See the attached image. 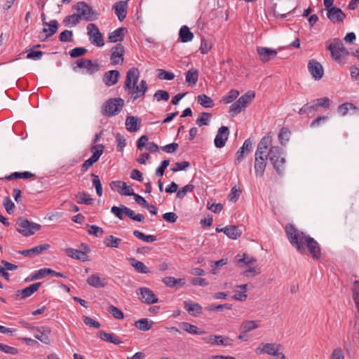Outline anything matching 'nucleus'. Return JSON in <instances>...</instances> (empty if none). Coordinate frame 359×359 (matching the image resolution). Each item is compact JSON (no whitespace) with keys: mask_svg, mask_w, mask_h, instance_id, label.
Wrapping results in <instances>:
<instances>
[{"mask_svg":"<svg viewBox=\"0 0 359 359\" xmlns=\"http://www.w3.org/2000/svg\"><path fill=\"white\" fill-rule=\"evenodd\" d=\"M285 232L290 244L301 254H305L308 250L314 259H319L321 256L320 246L313 238L299 231L294 225L288 224L285 226Z\"/></svg>","mask_w":359,"mask_h":359,"instance_id":"f257e3e1","label":"nucleus"},{"mask_svg":"<svg viewBox=\"0 0 359 359\" xmlns=\"http://www.w3.org/2000/svg\"><path fill=\"white\" fill-rule=\"evenodd\" d=\"M139 77L140 72L137 68L133 67L127 72L124 89L134 100L144 95L147 90L146 81L142 80L139 85L137 84Z\"/></svg>","mask_w":359,"mask_h":359,"instance_id":"f03ea898","label":"nucleus"},{"mask_svg":"<svg viewBox=\"0 0 359 359\" xmlns=\"http://www.w3.org/2000/svg\"><path fill=\"white\" fill-rule=\"evenodd\" d=\"M272 144V137L267 134L262 138L257 145L255 158V172L257 177L263 176L267 163V149Z\"/></svg>","mask_w":359,"mask_h":359,"instance_id":"7ed1b4c3","label":"nucleus"},{"mask_svg":"<svg viewBox=\"0 0 359 359\" xmlns=\"http://www.w3.org/2000/svg\"><path fill=\"white\" fill-rule=\"evenodd\" d=\"M326 47L330 52L332 58L337 62H339L342 57L349 54V52L345 48L341 41L338 38L327 41Z\"/></svg>","mask_w":359,"mask_h":359,"instance_id":"20e7f679","label":"nucleus"},{"mask_svg":"<svg viewBox=\"0 0 359 359\" xmlns=\"http://www.w3.org/2000/svg\"><path fill=\"white\" fill-rule=\"evenodd\" d=\"M270 149H267V158L273 165L274 168L279 175H281L284 170L285 160L282 156L283 150L278 146H270Z\"/></svg>","mask_w":359,"mask_h":359,"instance_id":"39448f33","label":"nucleus"},{"mask_svg":"<svg viewBox=\"0 0 359 359\" xmlns=\"http://www.w3.org/2000/svg\"><path fill=\"white\" fill-rule=\"evenodd\" d=\"M255 97L254 91L249 90L243 95L237 101L233 102L229 109V113L232 116L238 115L245 109Z\"/></svg>","mask_w":359,"mask_h":359,"instance_id":"423d86ee","label":"nucleus"},{"mask_svg":"<svg viewBox=\"0 0 359 359\" xmlns=\"http://www.w3.org/2000/svg\"><path fill=\"white\" fill-rule=\"evenodd\" d=\"M74 9L81 20L85 21H94L99 17V13L93 9L84 1H79L74 6Z\"/></svg>","mask_w":359,"mask_h":359,"instance_id":"0eeeda50","label":"nucleus"},{"mask_svg":"<svg viewBox=\"0 0 359 359\" xmlns=\"http://www.w3.org/2000/svg\"><path fill=\"white\" fill-rule=\"evenodd\" d=\"M17 225V231L25 236H32L41 229L40 224L29 222L25 217L18 218Z\"/></svg>","mask_w":359,"mask_h":359,"instance_id":"6e6552de","label":"nucleus"},{"mask_svg":"<svg viewBox=\"0 0 359 359\" xmlns=\"http://www.w3.org/2000/svg\"><path fill=\"white\" fill-rule=\"evenodd\" d=\"M86 29L88 36L91 43L98 47H102L104 45L103 36L95 24H88Z\"/></svg>","mask_w":359,"mask_h":359,"instance_id":"1a4fd4ad","label":"nucleus"},{"mask_svg":"<svg viewBox=\"0 0 359 359\" xmlns=\"http://www.w3.org/2000/svg\"><path fill=\"white\" fill-rule=\"evenodd\" d=\"M124 100L122 98L109 99L104 104V111L108 116H115L122 109Z\"/></svg>","mask_w":359,"mask_h":359,"instance_id":"9d476101","label":"nucleus"},{"mask_svg":"<svg viewBox=\"0 0 359 359\" xmlns=\"http://www.w3.org/2000/svg\"><path fill=\"white\" fill-rule=\"evenodd\" d=\"M283 351V346L277 343H262L255 348V353L258 355L268 354L274 356L278 352Z\"/></svg>","mask_w":359,"mask_h":359,"instance_id":"9b49d317","label":"nucleus"},{"mask_svg":"<svg viewBox=\"0 0 359 359\" xmlns=\"http://www.w3.org/2000/svg\"><path fill=\"white\" fill-rule=\"evenodd\" d=\"M25 327L29 330H36V333H35L34 336L36 339L41 341L42 343L45 344H49L50 343L49 334L51 332V329L49 327H34L31 326L29 324H26Z\"/></svg>","mask_w":359,"mask_h":359,"instance_id":"f8f14e48","label":"nucleus"},{"mask_svg":"<svg viewBox=\"0 0 359 359\" xmlns=\"http://www.w3.org/2000/svg\"><path fill=\"white\" fill-rule=\"evenodd\" d=\"M76 67H73V70L76 72V68H85L86 73L92 75L97 72L100 69V66L97 63L93 62L91 60L87 59H79L76 62Z\"/></svg>","mask_w":359,"mask_h":359,"instance_id":"ddd939ff","label":"nucleus"},{"mask_svg":"<svg viewBox=\"0 0 359 359\" xmlns=\"http://www.w3.org/2000/svg\"><path fill=\"white\" fill-rule=\"evenodd\" d=\"M203 341L211 345L229 346L232 345L233 340L228 337L210 334L203 337Z\"/></svg>","mask_w":359,"mask_h":359,"instance_id":"4468645a","label":"nucleus"},{"mask_svg":"<svg viewBox=\"0 0 359 359\" xmlns=\"http://www.w3.org/2000/svg\"><path fill=\"white\" fill-rule=\"evenodd\" d=\"M137 294L143 303L151 304L158 302V298L149 288L140 287Z\"/></svg>","mask_w":359,"mask_h":359,"instance_id":"2eb2a0df","label":"nucleus"},{"mask_svg":"<svg viewBox=\"0 0 359 359\" xmlns=\"http://www.w3.org/2000/svg\"><path fill=\"white\" fill-rule=\"evenodd\" d=\"M308 69L315 80H320L324 74V69L320 62L316 60H310L308 62Z\"/></svg>","mask_w":359,"mask_h":359,"instance_id":"dca6fc26","label":"nucleus"},{"mask_svg":"<svg viewBox=\"0 0 359 359\" xmlns=\"http://www.w3.org/2000/svg\"><path fill=\"white\" fill-rule=\"evenodd\" d=\"M327 17L333 23L343 22L346 18L345 13L336 6L327 9Z\"/></svg>","mask_w":359,"mask_h":359,"instance_id":"f3484780","label":"nucleus"},{"mask_svg":"<svg viewBox=\"0 0 359 359\" xmlns=\"http://www.w3.org/2000/svg\"><path fill=\"white\" fill-rule=\"evenodd\" d=\"M257 52L259 60L263 62L269 61L274 58L277 55L276 50L267 47H257Z\"/></svg>","mask_w":359,"mask_h":359,"instance_id":"a211bd4d","label":"nucleus"},{"mask_svg":"<svg viewBox=\"0 0 359 359\" xmlns=\"http://www.w3.org/2000/svg\"><path fill=\"white\" fill-rule=\"evenodd\" d=\"M229 137V128L226 126H222L219 128L218 133L215 138L214 143L216 147L222 148L224 147Z\"/></svg>","mask_w":359,"mask_h":359,"instance_id":"6ab92c4d","label":"nucleus"},{"mask_svg":"<svg viewBox=\"0 0 359 359\" xmlns=\"http://www.w3.org/2000/svg\"><path fill=\"white\" fill-rule=\"evenodd\" d=\"M111 60L113 65H118L123 62L124 48L118 43L111 48Z\"/></svg>","mask_w":359,"mask_h":359,"instance_id":"aec40b11","label":"nucleus"},{"mask_svg":"<svg viewBox=\"0 0 359 359\" xmlns=\"http://www.w3.org/2000/svg\"><path fill=\"white\" fill-rule=\"evenodd\" d=\"M41 285V283H35L22 290H18L16 292L17 299H22L28 297H30L33 293H34L39 289Z\"/></svg>","mask_w":359,"mask_h":359,"instance_id":"412c9836","label":"nucleus"},{"mask_svg":"<svg viewBox=\"0 0 359 359\" xmlns=\"http://www.w3.org/2000/svg\"><path fill=\"white\" fill-rule=\"evenodd\" d=\"M120 77V73L118 70H110L104 73L103 76V82L107 86L115 85Z\"/></svg>","mask_w":359,"mask_h":359,"instance_id":"4be33fe9","label":"nucleus"},{"mask_svg":"<svg viewBox=\"0 0 359 359\" xmlns=\"http://www.w3.org/2000/svg\"><path fill=\"white\" fill-rule=\"evenodd\" d=\"M87 283L94 287H104L106 284V280L102 278L99 273H94L90 275L86 280Z\"/></svg>","mask_w":359,"mask_h":359,"instance_id":"5701e85b","label":"nucleus"},{"mask_svg":"<svg viewBox=\"0 0 359 359\" xmlns=\"http://www.w3.org/2000/svg\"><path fill=\"white\" fill-rule=\"evenodd\" d=\"M141 120L137 116H127L126 119V128L130 133L137 132Z\"/></svg>","mask_w":359,"mask_h":359,"instance_id":"b1692460","label":"nucleus"},{"mask_svg":"<svg viewBox=\"0 0 359 359\" xmlns=\"http://www.w3.org/2000/svg\"><path fill=\"white\" fill-rule=\"evenodd\" d=\"M184 309L187 312L194 316H198L202 313V306L198 303H194L191 301L184 302Z\"/></svg>","mask_w":359,"mask_h":359,"instance_id":"393cba45","label":"nucleus"},{"mask_svg":"<svg viewBox=\"0 0 359 359\" xmlns=\"http://www.w3.org/2000/svg\"><path fill=\"white\" fill-rule=\"evenodd\" d=\"M65 252H67V255L71 258L76 259L81 262H86L88 260V257L86 253L81 250L69 248L65 249Z\"/></svg>","mask_w":359,"mask_h":359,"instance_id":"a878e982","label":"nucleus"},{"mask_svg":"<svg viewBox=\"0 0 359 359\" xmlns=\"http://www.w3.org/2000/svg\"><path fill=\"white\" fill-rule=\"evenodd\" d=\"M43 32L46 33V39L53 36L58 29V22L56 20H52L49 22H44Z\"/></svg>","mask_w":359,"mask_h":359,"instance_id":"bb28decb","label":"nucleus"},{"mask_svg":"<svg viewBox=\"0 0 359 359\" xmlns=\"http://www.w3.org/2000/svg\"><path fill=\"white\" fill-rule=\"evenodd\" d=\"M49 248L50 245L43 244L29 250H23L20 252V253L25 256L34 257L36 255L41 254L43 251L48 250Z\"/></svg>","mask_w":359,"mask_h":359,"instance_id":"cd10ccee","label":"nucleus"},{"mask_svg":"<svg viewBox=\"0 0 359 359\" xmlns=\"http://www.w3.org/2000/svg\"><path fill=\"white\" fill-rule=\"evenodd\" d=\"M127 4L125 1H120L116 2L114 5V8L115 10V13L120 21H122L126 18L127 14Z\"/></svg>","mask_w":359,"mask_h":359,"instance_id":"c85d7f7f","label":"nucleus"},{"mask_svg":"<svg viewBox=\"0 0 359 359\" xmlns=\"http://www.w3.org/2000/svg\"><path fill=\"white\" fill-rule=\"evenodd\" d=\"M223 233L231 239H237L241 234V230L236 226L231 225L224 227Z\"/></svg>","mask_w":359,"mask_h":359,"instance_id":"c756f323","label":"nucleus"},{"mask_svg":"<svg viewBox=\"0 0 359 359\" xmlns=\"http://www.w3.org/2000/svg\"><path fill=\"white\" fill-rule=\"evenodd\" d=\"M248 290V285H239L235 287L234 291L236 292L232 297L233 299L237 301H245L247 299V294L245 292Z\"/></svg>","mask_w":359,"mask_h":359,"instance_id":"7c9ffc66","label":"nucleus"},{"mask_svg":"<svg viewBox=\"0 0 359 359\" xmlns=\"http://www.w3.org/2000/svg\"><path fill=\"white\" fill-rule=\"evenodd\" d=\"M113 186L121 189V191L119 193L122 195L133 196L135 194L133 189L123 181H114L111 183V188H113Z\"/></svg>","mask_w":359,"mask_h":359,"instance_id":"2f4dec72","label":"nucleus"},{"mask_svg":"<svg viewBox=\"0 0 359 359\" xmlns=\"http://www.w3.org/2000/svg\"><path fill=\"white\" fill-rule=\"evenodd\" d=\"M162 281L163 282L164 284H165L168 287H170L180 288L185 284L184 279H176L174 277L171 276L165 277L164 278H163Z\"/></svg>","mask_w":359,"mask_h":359,"instance_id":"473e14b6","label":"nucleus"},{"mask_svg":"<svg viewBox=\"0 0 359 359\" xmlns=\"http://www.w3.org/2000/svg\"><path fill=\"white\" fill-rule=\"evenodd\" d=\"M358 111V108L351 102H344L338 106L337 112L341 116H345L349 111Z\"/></svg>","mask_w":359,"mask_h":359,"instance_id":"72a5a7b5","label":"nucleus"},{"mask_svg":"<svg viewBox=\"0 0 359 359\" xmlns=\"http://www.w3.org/2000/svg\"><path fill=\"white\" fill-rule=\"evenodd\" d=\"M260 326L259 320H245L242 323L240 326V330H243V332H251Z\"/></svg>","mask_w":359,"mask_h":359,"instance_id":"f704fd0d","label":"nucleus"},{"mask_svg":"<svg viewBox=\"0 0 359 359\" xmlns=\"http://www.w3.org/2000/svg\"><path fill=\"white\" fill-rule=\"evenodd\" d=\"M98 337L103 341H108L114 344H120L121 343V341L118 337L114 334L107 333L102 330L99 331Z\"/></svg>","mask_w":359,"mask_h":359,"instance_id":"c9c22d12","label":"nucleus"},{"mask_svg":"<svg viewBox=\"0 0 359 359\" xmlns=\"http://www.w3.org/2000/svg\"><path fill=\"white\" fill-rule=\"evenodd\" d=\"M199 72L196 69H190L186 73L185 81L189 85L194 86L198 79Z\"/></svg>","mask_w":359,"mask_h":359,"instance_id":"e433bc0d","label":"nucleus"},{"mask_svg":"<svg viewBox=\"0 0 359 359\" xmlns=\"http://www.w3.org/2000/svg\"><path fill=\"white\" fill-rule=\"evenodd\" d=\"M179 36L182 42L187 43L193 39L194 34L190 32L187 26L184 25L180 29Z\"/></svg>","mask_w":359,"mask_h":359,"instance_id":"4c0bfd02","label":"nucleus"},{"mask_svg":"<svg viewBox=\"0 0 359 359\" xmlns=\"http://www.w3.org/2000/svg\"><path fill=\"white\" fill-rule=\"evenodd\" d=\"M130 264L135 269L136 271L140 273H150L149 269L142 262L135 259V258L130 259Z\"/></svg>","mask_w":359,"mask_h":359,"instance_id":"58836bf2","label":"nucleus"},{"mask_svg":"<svg viewBox=\"0 0 359 359\" xmlns=\"http://www.w3.org/2000/svg\"><path fill=\"white\" fill-rule=\"evenodd\" d=\"M153 325V322L149 320L147 318H142L140 320H137L135 323V326L140 330L142 331H148L149 330Z\"/></svg>","mask_w":359,"mask_h":359,"instance_id":"ea45409f","label":"nucleus"},{"mask_svg":"<svg viewBox=\"0 0 359 359\" xmlns=\"http://www.w3.org/2000/svg\"><path fill=\"white\" fill-rule=\"evenodd\" d=\"M198 103L205 108H211L214 106V102L208 95L201 94L197 96Z\"/></svg>","mask_w":359,"mask_h":359,"instance_id":"a19ab883","label":"nucleus"},{"mask_svg":"<svg viewBox=\"0 0 359 359\" xmlns=\"http://www.w3.org/2000/svg\"><path fill=\"white\" fill-rule=\"evenodd\" d=\"M103 243L108 248H118L121 243V239L110 235L104 238Z\"/></svg>","mask_w":359,"mask_h":359,"instance_id":"79ce46f5","label":"nucleus"},{"mask_svg":"<svg viewBox=\"0 0 359 359\" xmlns=\"http://www.w3.org/2000/svg\"><path fill=\"white\" fill-rule=\"evenodd\" d=\"M180 327L184 331L192 334H201L203 333V332L199 330L196 325H191L189 323H182L180 324Z\"/></svg>","mask_w":359,"mask_h":359,"instance_id":"37998d69","label":"nucleus"},{"mask_svg":"<svg viewBox=\"0 0 359 359\" xmlns=\"http://www.w3.org/2000/svg\"><path fill=\"white\" fill-rule=\"evenodd\" d=\"M81 17L77 14V13H74L72 15L67 16L64 19V24L67 26L69 27H75L81 22Z\"/></svg>","mask_w":359,"mask_h":359,"instance_id":"c03bdc74","label":"nucleus"},{"mask_svg":"<svg viewBox=\"0 0 359 359\" xmlns=\"http://www.w3.org/2000/svg\"><path fill=\"white\" fill-rule=\"evenodd\" d=\"M123 212L125 215L134 221L142 222L144 220V217L142 214H135L133 210L126 206L123 208Z\"/></svg>","mask_w":359,"mask_h":359,"instance_id":"a18cd8bd","label":"nucleus"},{"mask_svg":"<svg viewBox=\"0 0 359 359\" xmlns=\"http://www.w3.org/2000/svg\"><path fill=\"white\" fill-rule=\"evenodd\" d=\"M35 175L29 172L24 171L22 172H15L11 173L10 175L6 176L5 178L11 180L13 179H29L30 177H34Z\"/></svg>","mask_w":359,"mask_h":359,"instance_id":"49530a36","label":"nucleus"},{"mask_svg":"<svg viewBox=\"0 0 359 359\" xmlns=\"http://www.w3.org/2000/svg\"><path fill=\"white\" fill-rule=\"evenodd\" d=\"M76 198H77V203L80 204L90 205L93 201L90 196L85 192L78 193Z\"/></svg>","mask_w":359,"mask_h":359,"instance_id":"de8ad7c7","label":"nucleus"},{"mask_svg":"<svg viewBox=\"0 0 359 359\" xmlns=\"http://www.w3.org/2000/svg\"><path fill=\"white\" fill-rule=\"evenodd\" d=\"M124 28H118L109 34V39L111 42L122 41L123 39Z\"/></svg>","mask_w":359,"mask_h":359,"instance_id":"09e8293b","label":"nucleus"},{"mask_svg":"<svg viewBox=\"0 0 359 359\" xmlns=\"http://www.w3.org/2000/svg\"><path fill=\"white\" fill-rule=\"evenodd\" d=\"M238 95L239 91L237 90L232 89L227 93V95L222 97L221 102L226 104H229L232 102L234 100H236Z\"/></svg>","mask_w":359,"mask_h":359,"instance_id":"8fccbe9b","label":"nucleus"},{"mask_svg":"<svg viewBox=\"0 0 359 359\" xmlns=\"http://www.w3.org/2000/svg\"><path fill=\"white\" fill-rule=\"evenodd\" d=\"M104 147L103 144H99L93 145L91 148L93 155L90 156L96 162L98 161L100 156L102 154Z\"/></svg>","mask_w":359,"mask_h":359,"instance_id":"3c124183","label":"nucleus"},{"mask_svg":"<svg viewBox=\"0 0 359 359\" xmlns=\"http://www.w3.org/2000/svg\"><path fill=\"white\" fill-rule=\"evenodd\" d=\"M133 235L137 238L142 240L147 243H152L156 241V237L153 235H145L144 233L135 230L133 231Z\"/></svg>","mask_w":359,"mask_h":359,"instance_id":"603ef678","label":"nucleus"},{"mask_svg":"<svg viewBox=\"0 0 359 359\" xmlns=\"http://www.w3.org/2000/svg\"><path fill=\"white\" fill-rule=\"evenodd\" d=\"M290 134V131L287 128H281L278 135V139L282 145H285L286 143L289 141Z\"/></svg>","mask_w":359,"mask_h":359,"instance_id":"864d4df0","label":"nucleus"},{"mask_svg":"<svg viewBox=\"0 0 359 359\" xmlns=\"http://www.w3.org/2000/svg\"><path fill=\"white\" fill-rule=\"evenodd\" d=\"M49 273L51 272L50 269L43 268L41 269L38 271H34L32 275V280H38L41 279L49 275Z\"/></svg>","mask_w":359,"mask_h":359,"instance_id":"5fc2aeb1","label":"nucleus"},{"mask_svg":"<svg viewBox=\"0 0 359 359\" xmlns=\"http://www.w3.org/2000/svg\"><path fill=\"white\" fill-rule=\"evenodd\" d=\"M211 115L207 112H202L198 116L196 123L198 126H208L209 124Z\"/></svg>","mask_w":359,"mask_h":359,"instance_id":"6e6d98bb","label":"nucleus"},{"mask_svg":"<svg viewBox=\"0 0 359 359\" xmlns=\"http://www.w3.org/2000/svg\"><path fill=\"white\" fill-rule=\"evenodd\" d=\"M91 176L93 177V180H92L93 185L95 187V188L96 189L97 194L99 196H102V184H101L99 177L95 174H92Z\"/></svg>","mask_w":359,"mask_h":359,"instance_id":"4d7b16f0","label":"nucleus"},{"mask_svg":"<svg viewBox=\"0 0 359 359\" xmlns=\"http://www.w3.org/2000/svg\"><path fill=\"white\" fill-rule=\"evenodd\" d=\"M158 77L161 80L171 81L175 78V75L171 72H168L164 69H158Z\"/></svg>","mask_w":359,"mask_h":359,"instance_id":"13d9d810","label":"nucleus"},{"mask_svg":"<svg viewBox=\"0 0 359 359\" xmlns=\"http://www.w3.org/2000/svg\"><path fill=\"white\" fill-rule=\"evenodd\" d=\"M154 97L158 102L161 100L168 101L170 98V95L167 91L163 90H158L154 93Z\"/></svg>","mask_w":359,"mask_h":359,"instance_id":"bf43d9fd","label":"nucleus"},{"mask_svg":"<svg viewBox=\"0 0 359 359\" xmlns=\"http://www.w3.org/2000/svg\"><path fill=\"white\" fill-rule=\"evenodd\" d=\"M194 189L193 184H187L177 192V198H183L188 192H191Z\"/></svg>","mask_w":359,"mask_h":359,"instance_id":"052dcab7","label":"nucleus"},{"mask_svg":"<svg viewBox=\"0 0 359 359\" xmlns=\"http://www.w3.org/2000/svg\"><path fill=\"white\" fill-rule=\"evenodd\" d=\"M212 48V43L208 40L202 38L201 43L200 46V50L202 54H206L209 52V50Z\"/></svg>","mask_w":359,"mask_h":359,"instance_id":"680f3d73","label":"nucleus"},{"mask_svg":"<svg viewBox=\"0 0 359 359\" xmlns=\"http://www.w3.org/2000/svg\"><path fill=\"white\" fill-rule=\"evenodd\" d=\"M3 205L8 214H11L14 211L15 204L9 197L4 198Z\"/></svg>","mask_w":359,"mask_h":359,"instance_id":"e2e57ef3","label":"nucleus"},{"mask_svg":"<svg viewBox=\"0 0 359 359\" xmlns=\"http://www.w3.org/2000/svg\"><path fill=\"white\" fill-rule=\"evenodd\" d=\"M87 52V49L83 47H78L69 50V55L72 57H77L85 55Z\"/></svg>","mask_w":359,"mask_h":359,"instance_id":"0e129e2a","label":"nucleus"},{"mask_svg":"<svg viewBox=\"0 0 359 359\" xmlns=\"http://www.w3.org/2000/svg\"><path fill=\"white\" fill-rule=\"evenodd\" d=\"M88 232L89 234L93 235L96 237H101L104 233L103 229L96 225L90 226V229Z\"/></svg>","mask_w":359,"mask_h":359,"instance_id":"69168bd1","label":"nucleus"},{"mask_svg":"<svg viewBox=\"0 0 359 359\" xmlns=\"http://www.w3.org/2000/svg\"><path fill=\"white\" fill-rule=\"evenodd\" d=\"M256 261H257V259L255 258H254L253 257H250V256L247 255L246 254H243V257L239 258L238 259V262L239 264H243L246 266H249V265L255 263Z\"/></svg>","mask_w":359,"mask_h":359,"instance_id":"338daca9","label":"nucleus"},{"mask_svg":"<svg viewBox=\"0 0 359 359\" xmlns=\"http://www.w3.org/2000/svg\"><path fill=\"white\" fill-rule=\"evenodd\" d=\"M241 193V191L239 189H237L236 187H233L231 189V192L228 196V198L231 202H236L240 194Z\"/></svg>","mask_w":359,"mask_h":359,"instance_id":"774afa93","label":"nucleus"}]
</instances>
